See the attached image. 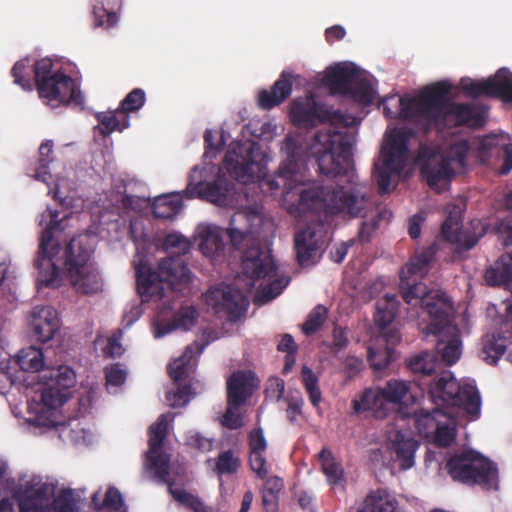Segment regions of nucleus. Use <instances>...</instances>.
<instances>
[{
    "instance_id": "obj_1",
    "label": "nucleus",
    "mask_w": 512,
    "mask_h": 512,
    "mask_svg": "<svg viewBox=\"0 0 512 512\" xmlns=\"http://www.w3.org/2000/svg\"><path fill=\"white\" fill-rule=\"evenodd\" d=\"M289 116L298 128L310 129L323 123L344 128V131H318L308 150L315 158L320 174L340 178L336 188L312 185L299 192L296 209L300 215L311 214V223L295 234L294 249L297 263L308 267L316 263L317 253L326 243L323 217H365L370 199L368 187L358 180L354 168L352 147L355 137L347 131L349 117L317 102L313 94L294 99Z\"/></svg>"
},
{
    "instance_id": "obj_2",
    "label": "nucleus",
    "mask_w": 512,
    "mask_h": 512,
    "mask_svg": "<svg viewBox=\"0 0 512 512\" xmlns=\"http://www.w3.org/2000/svg\"><path fill=\"white\" fill-rule=\"evenodd\" d=\"M451 84L440 81L422 89L410 99H400L401 114L424 132L432 129L443 131L460 126L480 127L485 119L483 112L471 104L456 103L448 96Z\"/></svg>"
},
{
    "instance_id": "obj_3",
    "label": "nucleus",
    "mask_w": 512,
    "mask_h": 512,
    "mask_svg": "<svg viewBox=\"0 0 512 512\" xmlns=\"http://www.w3.org/2000/svg\"><path fill=\"white\" fill-rule=\"evenodd\" d=\"M32 72L38 94L47 105L55 108L72 104L83 108L84 97L77 81L61 68L54 70L52 59L42 58L32 65L29 58H24L14 64L11 75L15 84L25 91H32Z\"/></svg>"
},
{
    "instance_id": "obj_4",
    "label": "nucleus",
    "mask_w": 512,
    "mask_h": 512,
    "mask_svg": "<svg viewBox=\"0 0 512 512\" xmlns=\"http://www.w3.org/2000/svg\"><path fill=\"white\" fill-rule=\"evenodd\" d=\"M428 393L435 407L414 411L415 427L422 435L434 431L450 409H462L473 418L480 414L481 399L477 388L460 384L450 371H444L429 384Z\"/></svg>"
},
{
    "instance_id": "obj_5",
    "label": "nucleus",
    "mask_w": 512,
    "mask_h": 512,
    "mask_svg": "<svg viewBox=\"0 0 512 512\" xmlns=\"http://www.w3.org/2000/svg\"><path fill=\"white\" fill-rule=\"evenodd\" d=\"M17 363L23 371L40 372L41 402L49 410L63 406L71 396L75 385V372L66 365L43 369L44 354L41 348L29 346L19 351Z\"/></svg>"
},
{
    "instance_id": "obj_6",
    "label": "nucleus",
    "mask_w": 512,
    "mask_h": 512,
    "mask_svg": "<svg viewBox=\"0 0 512 512\" xmlns=\"http://www.w3.org/2000/svg\"><path fill=\"white\" fill-rule=\"evenodd\" d=\"M423 310L430 318L426 333L437 336V354L446 365L455 364L461 356L462 341L459 328L452 324L454 306L451 298L448 294H438L434 299H424Z\"/></svg>"
},
{
    "instance_id": "obj_7",
    "label": "nucleus",
    "mask_w": 512,
    "mask_h": 512,
    "mask_svg": "<svg viewBox=\"0 0 512 512\" xmlns=\"http://www.w3.org/2000/svg\"><path fill=\"white\" fill-rule=\"evenodd\" d=\"M137 290L142 300L162 299L164 296V283L171 286L186 284L190 281L191 272L183 256H168L160 260L158 272L148 264L140 262L135 267Z\"/></svg>"
},
{
    "instance_id": "obj_8",
    "label": "nucleus",
    "mask_w": 512,
    "mask_h": 512,
    "mask_svg": "<svg viewBox=\"0 0 512 512\" xmlns=\"http://www.w3.org/2000/svg\"><path fill=\"white\" fill-rule=\"evenodd\" d=\"M93 239L89 234H79L67 244L64 252V269L70 282L83 294H95L102 288V280L93 264Z\"/></svg>"
},
{
    "instance_id": "obj_9",
    "label": "nucleus",
    "mask_w": 512,
    "mask_h": 512,
    "mask_svg": "<svg viewBox=\"0 0 512 512\" xmlns=\"http://www.w3.org/2000/svg\"><path fill=\"white\" fill-rule=\"evenodd\" d=\"M446 470L454 481L478 485L485 490L498 489V469L495 463L473 450L451 456Z\"/></svg>"
},
{
    "instance_id": "obj_10",
    "label": "nucleus",
    "mask_w": 512,
    "mask_h": 512,
    "mask_svg": "<svg viewBox=\"0 0 512 512\" xmlns=\"http://www.w3.org/2000/svg\"><path fill=\"white\" fill-rule=\"evenodd\" d=\"M438 251L439 245L437 242H433L427 247L419 248L411 256L405 267L401 269L399 288L402 298L407 304H412L415 300L423 308L424 299H434L438 294H447L440 290L429 291L424 283L417 281V278L421 279L428 274Z\"/></svg>"
},
{
    "instance_id": "obj_11",
    "label": "nucleus",
    "mask_w": 512,
    "mask_h": 512,
    "mask_svg": "<svg viewBox=\"0 0 512 512\" xmlns=\"http://www.w3.org/2000/svg\"><path fill=\"white\" fill-rule=\"evenodd\" d=\"M27 481L16 492L20 512H79L72 489H63L51 501L45 484Z\"/></svg>"
},
{
    "instance_id": "obj_12",
    "label": "nucleus",
    "mask_w": 512,
    "mask_h": 512,
    "mask_svg": "<svg viewBox=\"0 0 512 512\" xmlns=\"http://www.w3.org/2000/svg\"><path fill=\"white\" fill-rule=\"evenodd\" d=\"M262 159L258 143L251 140L233 142L224 156L223 166L232 178L248 183L259 176Z\"/></svg>"
},
{
    "instance_id": "obj_13",
    "label": "nucleus",
    "mask_w": 512,
    "mask_h": 512,
    "mask_svg": "<svg viewBox=\"0 0 512 512\" xmlns=\"http://www.w3.org/2000/svg\"><path fill=\"white\" fill-rule=\"evenodd\" d=\"M50 222L46 229L42 231L39 243L38 256L34 261V265L39 270L42 269L43 265L46 264L51 269L50 276L47 278H41V282L45 286H51L54 284L58 277V267L52 262L54 256L60 251V244L54 238L56 231H62L61 227L62 220L59 219V212L48 210Z\"/></svg>"
},
{
    "instance_id": "obj_14",
    "label": "nucleus",
    "mask_w": 512,
    "mask_h": 512,
    "mask_svg": "<svg viewBox=\"0 0 512 512\" xmlns=\"http://www.w3.org/2000/svg\"><path fill=\"white\" fill-rule=\"evenodd\" d=\"M460 86L465 94L470 97L488 96L506 102L512 92V72L507 68H500L494 77L483 81H474L467 77L462 78Z\"/></svg>"
},
{
    "instance_id": "obj_15",
    "label": "nucleus",
    "mask_w": 512,
    "mask_h": 512,
    "mask_svg": "<svg viewBox=\"0 0 512 512\" xmlns=\"http://www.w3.org/2000/svg\"><path fill=\"white\" fill-rule=\"evenodd\" d=\"M206 302L216 313L224 312L230 322H237L245 315L249 302L241 290L226 286L206 293Z\"/></svg>"
},
{
    "instance_id": "obj_16",
    "label": "nucleus",
    "mask_w": 512,
    "mask_h": 512,
    "mask_svg": "<svg viewBox=\"0 0 512 512\" xmlns=\"http://www.w3.org/2000/svg\"><path fill=\"white\" fill-rule=\"evenodd\" d=\"M204 344L193 342L186 346L183 354L168 366V374L171 379L178 385L185 381L195 370L198 362V356L203 352ZM188 386L178 387L175 396L179 400H183L189 392Z\"/></svg>"
},
{
    "instance_id": "obj_17",
    "label": "nucleus",
    "mask_w": 512,
    "mask_h": 512,
    "mask_svg": "<svg viewBox=\"0 0 512 512\" xmlns=\"http://www.w3.org/2000/svg\"><path fill=\"white\" fill-rule=\"evenodd\" d=\"M242 270L249 279L257 281L274 276L277 266L269 251L253 245L243 253Z\"/></svg>"
},
{
    "instance_id": "obj_18",
    "label": "nucleus",
    "mask_w": 512,
    "mask_h": 512,
    "mask_svg": "<svg viewBox=\"0 0 512 512\" xmlns=\"http://www.w3.org/2000/svg\"><path fill=\"white\" fill-rule=\"evenodd\" d=\"M232 186L227 180L218 177L209 183H190L182 193L187 199L199 197L218 206H226L229 203Z\"/></svg>"
},
{
    "instance_id": "obj_19",
    "label": "nucleus",
    "mask_w": 512,
    "mask_h": 512,
    "mask_svg": "<svg viewBox=\"0 0 512 512\" xmlns=\"http://www.w3.org/2000/svg\"><path fill=\"white\" fill-rule=\"evenodd\" d=\"M30 326L37 341L48 342L59 329L56 310L51 306H35L31 311Z\"/></svg>"
},
{
    "instance_id": "obj_20",
    "label": "nucleus",
    "mask_w": 512,
    "mask_h": 512,
    "mask_svg": "<svg viewBox=\"0 0 512 512\" xmlns=\"http://www.w3.org/2000/svg\"><path fill=\"white\" fill-rule=\"evenodd\" d=\"M256 219H259V216L254 211H238L232 215L226 232L235 249L241 250L254 240L252 222Z\"/></svg>"
},
{
    "instance_id": "obj_21",
    "label": "nucleus",
    "mask_w": 512,
    "mask_h": 512,
    "mask_svg": "<svg viewBox=\"0 0 512 512\" xmlns=\"http://www.w3.org/2000/svg\"><path fill=\"white\" fill-rule=\"evenodd\" d=\"M506 339H512V303L506 308V315L501 323L498 335H486L483 339L482 353L489 364H496L506 350Z\"/></svg>"
},
{
    "instance_id": "obj_22",
    "label": "nucleus",
    "mask_w": 512,
    "mask_h": 512,
    "mask_svg": "<svg viewBox=\"0 0 512 512\" xmlns=\"http://www.w3.org/2000/svg\"><path fill=\"white\" fill-rule=\"evenodd\" d=\"M250 371L233 372L227 380V404L242 406L252 396L256 384Z\"/></svg>"
},
{
    "instance_id": "obj_23",
    "label": "nucleus",
    "mask_w": 512,
    "mask_h": 512,
    "mask_svg": "<svg viewBox=\"0 0 512 512\" xmlns=\"http://www.w3.org/2000/svg\"><path fill=\"white\" fill-rule=\"evenodd\" d=\"M357 71L354 65L337 64L327 69L322 81L332 95L345 96Z\"/></svg>"
},
{
    "instance_id": "obj_24",
    "label": "nucleus",
    "mask_w": 512,
    "mask_h": 512,
    "mask_svg": "<svg viewBox=\"0 0 512 512\" xmlns=\"http://www.w3.org/2000/svg\"><path fill=\"white\" fill-rule=\"evenodd\" d=\"M292 78V74L284 71L273 84L271 90H261L258 93L259 107L264 110H270L284 102L292 92Z\"/></svg>"
},
{
    "instance_id": "obj_25",
    "label": "nucleus",
    "mask_w": 512,
    "mask_h": 512,
    "mask_svg": "<svg viewBox=\"0 0 512 512\" xmlns=\"http://www.w3.org/2000/svg\"><path fill=\"white\" fill-rule=\"evenodd\" d=\"M390 404L382 388H368L363 391L359 399L352 401L353 411L356 414L371 411L376 418H384L387 415Z\"/></svg>"
},
{
    "instance_id": "obj_26",
    "label": "nucleus",
    "mask_w": 512,
    "mask_h": 512,
    "mask_svg": "<svg viewBox=\"0 0 512 512\" xmlns=\"http://www.w3.org/2000/svg\"><path fill=\"white\" fill-rule=\"evenodd\" d=\"M421 175L431 189L440 193L442 184H446L453 177L454 170L449 161L433 156L421 167Z\"/></svg>"
},
{
    "instance_id": "obj_27",
    "label": "nucleus",
    "mask_w": 512,
    "mask_h": 512,
    "mask_svg": "<svg viewBox=\"0 0 512 512\" xmlns=\"http://www.w3.org/2000/svg\"><path fill=\"white\" fill-rule=\"evenodd\" d=\"M409 135L404 131H395L383 150V161L388 167L403 168L408 155Z\"/></svg>"
},
{
    "instance_id": "obj_28",
    "label": "nucleus",
    "mask_w": 512,
    "mask_h": 512,
    "mask_svg": "<svg viewBox=\"0 0 512 512\" xmlns=\"http://www.w3.org/2000/svg\"><path fill=\"white\" fill-rule=\"evenodd\" d=\"M441 234L445 240L457 245V251H468L479 241L480 236L468 232H462L458 227L457 219L448 216L442 224Z\"/></svg>"
},
{
    "instance_id": "obj_29",
    "label": "nucleus",
    "mask_w": 512,
    "mask_h": 512,
    "mask_svg": "<svg viewBox=\"0 0 512 512\" xmlns=\"http://www.w3.org/2000/svg\"><path fill=\"white\" fill-rule=\"evenodd\" d=\"M282 150L286 153V158L279 167L278 176L286 180H294L301 168V148L296 139L291 136H286Z\"/></svg>"
},
{
    "instance_id": "obj_30",
    "label": "nucleus",
    "mask_w": 512,
    "mask_h": 512,
    "mask_svg": "<svg viewBox=\"0 0 512 512\" xmlns=\"http://www.w3.org/2000/svg\"><path fill=\"white\" fill-rule=\"evenodd\" d=\"M197 317V310L193 306L181 307L170 322L157 324L154 336L161 338L176 329L189 330L194 326Z\"/></svg>"
},
{
    "instance_id": "obj_31",
    "label": "nucleus",
    "mask_w": 512,
    "mask_h": 512,
    "mask_svg": "<svg viewBox=\"0 0 512 512\" xmlns=\"http://www.w3.org/2000/svg\"><path fill=\"white\" fill-rule=\"evenodd\" d=\"M390 439L396 459L400 462V468L410 469L414 465V454L418 448V442L401 431H396Z\"/></svg>"
},
{
    "instance_id": "obj_32",
    "label": "nucleus",
    "mask_w": 512,
    "mask_h": 512,
    "mask_svg": "<svg viewBox=\"0 0 512 512\" xmlns=\"http://www.w3.org/2000/svg\"><path fill=\"white\" fill-rule=\"evenodd\" d=\"M53 161V142L51 140H46L41 143L38 149V159L34 167L27 171V174L37 181L48 184L52 179L49 166Z\"/></svg>"
},
{
    "instance_id": "obj_33",
    "label": "nucleus",
    "mask_w": 512,
    "mask_h": 512,
    "mask_svg": "<svg viewBox=\"0 0 512 512\" xmlns=\"http://www.w3.org/2000/svg\"><path fill=\"white\" fill-rule=\"evenodd\" d=\"M122 6V0H94L93 16L95 26L110 28L118 20L117 11Z\"/></svg>"
},
{
    "instance_id": "obj_34",
    "label": "nucleus",
    "mask_w": 512,
    "mask_h": 512,
    "mask_svg": "<svg viewBox=\"0 0 512 512\" xmlns=\"http://www.w3.org/2000/svg\"><path fill=\"white\" fill-rule=\"evenodd\" d=\"M182 199L181 194L176 192L156 197L152 205L154 216L160 219H172L181 210Z\"/></svg>"
},
{
    "instance_id": "obj_35",
    "label": "nucleus",
    "mask_w": 512,
    "mask_h": 512,
    "mask_svg": "<svg viewBox=\"0 0 512 512\" xmlns=\"http://www.w3.org/2000/svg\"><path fill=\"white\" fill-rule=\"evenodd\" d=\"M91 505L96 511L106 509L114 512H127L122 494L114 486L107 489L103 500H101L100 491L94 492L91 497Z\"/></svg>"
},
{
    "instance_id": "obj_36",
    "label": "nucleus",
    "mask_w": 512,
    "mask_h": 512,
    "mask_svg": "<svg viewBox=\"0 0 512 512\" xmlns=\"http://www.w3.org/2000/svg\"><path fill=\"white\" fill-rule=\"evenodd\" d=\"M459 409H450L446 411L444 420L437 424L434 430V443L438 447L446 448L452 444L456 438V420L455 415Z\"/></svg>"
},
{
    "instance_id": "obj_37",
    "label": "nucleus",
    "mask_w": 512,
    "mask_h": 512,
    "mask_svg": "<svg viewBox=\"0 0 512 512\" xmlns=\"http://www.w3.org/2000/svg\"><path fill=\"white\" fill-rule=\"evenodd\" d=\"M99 122V130L103 136H107L114 131L122 132L130 125V117L123 115L117 108L115 111L100 112L96 115Z\"/></svg>"
},
{
    "instance_id": "obj_38",
    "label": "nucleus",
    "mask_w": 512,
    "mask_h": 512,
    "mask_svg": "<svg viewBox=\"0 0 512 512\" xmlns=\"http://www.w3.org/2000/svg\"><path fill=\"white\" fill-rule=\"evenodd\" d=\"M199 237V250L204 256L214 259L223 251L224 242L218 229L205 227L201 230Z\"/></svg>"
},
{
    "instance_id": "obj_39",
    "label": "nucleus",
    "mask_w": 512,
    "mask_h": 512,
    "mask_svg": "<svg viewBox=\"0 0 512 512\" xmlns=\"http://www.w3.org/2000/svg\"><path fill=\"white\" fill-rule=\"evenodd\" d=\"M398 306L397 296L386 294L383 299L376 303L375 324L381 329L388 327L398 313Z\"/></svg>"
},
{
    "instance_id": "obj_40",
    "label": "nucleus",
    "mask_w": 512,
    "mask_h": 512,
    "mask_svg": "<svg viewBox=\"0 0 512 512\" xmlns=\"http://www.w3.org/2000/svg\"><path fill=\"white\" fill-rule=\"evenodd\" d=\"M146 467L153 473L154 478L161 483H169L170 457L161 450L151 449L146 453Z\"/></svg>"
},
{
    "instance_id": "obj_41",
    "label": "nucleus",
    "mask_w": 512,
    "mask_h": 512,
    "mask_svg": "<svg viewBox=\"0 0 512 512\" xmlns=\"http://www.w3.org/2000/svg\"><path fill=\"white\" fill-rule=\"evenodd\" d=\"M322 470L332 486H344L345 477L341 465L336 462L332 452L328 448H323L319 453Z\"/></svg>"
},
{
    "instance_id": "obj_42",
    "label": "nucleus",
    "mask_w": 512,
    "mask_h": 512,
    "mask_svg": "<svg viewBox=\"0 0 512 512\" xmlns=\"http://www.w3.org/2000/svg\"><path fill=\"white\" fill-rule=\"evenodd\" d=\"M345 97H349L362 105L372 104L374 101V90L371 82L357 71L349 87V93Z\"/></svg>"
},
{
    "instance_id": "obj_43",
    "label": "nucleus",
    "mask_w": 512,
    "mask_h": 512,
    "mask_svg": "<svg viewBox=\"0 0 512 512\" xmlns=\"http://www.w3.org/2000/svg\"><path fill=\"white\" fill-rule=\"evenodd\" d=\"M438 365L436 354L430 351H422L407 360V367L415 374L431 376Z\"/></svg>"
},
{
    "instance_id": "obj_44",
    "label": "nucleus",
    "mask_w": 512,
    "mask_h": 512,
    "mask_svg": "<svg viewBox=\"0 0 512 512\" xmlns=\"http://www.w3.org/2000/svg\"><path fill=\"white\" fill-rule=\"evenodd\" d=\"M172 420L170 414H161L157 420L149 427V449L154 452L161 450L168 433L169 421Z\"/></svg>"
},
{
    "instance_id": "obj_45",
    "label": "nucleus",
    "mask_w": 512,
    "mask_h": 512,
    "mask_svg": "<svg viewBox=\"0 0 512 512\" xmlns=\"http://www.w3.org/2000/svg\"><path fill=\"white\" fill-rule=\"evenodd\" d=\"M382 390L389 403L401 404L413 398V396L410 395L409 382L403 380H389Z\"/></svg>"
},
{
    "instance_id": "obj_46",
    "label": "nucleus",
    "mask_w": 512,
    "mask_h": 512,
    "mask_svg": "<svg viewBox=\"0 0 512 512\" xmlns=\"http://www.w3.org/2000/svg\"><path fill=\"white\" fill-rule=\"evenodd\" d=\"M303 387L314 407H318L322 401V393L319 388V379L311 368L303 366L301 370Z\"/></svg>"
},
{
    "instance_id": "obj_47",
    "label": "nucleus",
    "mask_w": 512,
    "mask_h": 512,
    "mask_svg": "<svg viewBox=\"0 0 512 512\" xmlns=\"http://www.w3.org/2000/svg\"><path fill=\"white\" fill-rule=\"evenodd\" d=\"M241 466V460L232 450L221 452L216 458L215 471L219 476L236 474Z\"/></svg>"
},
{
    "instance_id": "obj_48",
    "label": "nucleus",
    "mask_w": 512,
    "mask_h": 512,
    "mask_svg": "<svg viewBox=\"0 0 512 512\" xmlns=\"http://www.w3.org/2000/svg\"><path fill=\"white\" fill-rule=\"evenodd\" d=\"M402 169L395 166L388 167L386 161H383L382 166L374 165L373 177L378 185L380 195L387 194L390 191L391 176L400 173Z\"/></svg>"
},
{
    "instance_id": "obj_49",
    "label": "nucleus",
    "mask_w": 512,
    "mask_h": 512,
    "mask_svg": "<svg viewBox=\"0 0 512 512\" xmlns=\"http://www.w3.org/2000/svg\"><path fill=\"white\" fill-rule=\"evenodd\" d=\"M146 102V94L141 88H134L120 102L118 109L124 115L140 110Z\"/></svg>"
},
{
    "instance_id": "obj_50",
    "label": "nucleus",
    "mask_w": 512,
    "mask_h": 512,
    "mask_svg": "<svg viewBox=\"0 0 512 512\" xmlns=\"http://www.w3.org/2000/svg\"><path fill=\"white\" fill-rule=\"evenodd\" d=\"M328 311L323 305L315 306L308 314L306 321L302 324V331L310 336L317 332L324 324Z\"/></svg>"
},
{
    "instance_id": "obj_51",
    "label": "nucleus",
    "mask_w": 512,
    "mask_h": 512,
    "mask_svg": "<svg viewBox=\"0 0 512 512\" xmlns=\"http://www.w3.org/2000/svg\"><path fill=\"white\" fill-rule=\"evenodd\" d=\"M289 283V278L277 277L268 285L260 289L256 295V301L267 303L279 296Z\"/></svg>"
},
{
    "instance_id": "obj_52",
    "label": "nucleus",
    "mask_w": 512,
    "mask_h": 512,
    "mask_svg": "<svg viewBox=\"0 0 512 512\" xmlns=\"http://www.w3.org/2000/svg\"><path fill=\"white\" fill-rule=\"evenodd\" d=\"M469 150H470L469 143L466 140H460V141L453 143L449 147L446 155L441 158L443 160L449 161L450 166L452 164H455L458 167L462 168L466 164V158H467Z\"/></svg>"
},
{
    "instance_id": "obj_53",
    "label": "nucleus",
    "mask_w": 512,
    "mask_h": 512,
    "mask_svg": "<svg viewBox=\"0 0 512 512\" xmlns=\"http://www.w3.org/2000/svg\"><path fill=\"white\" fill-rule=\"evenodd\" d=\"M169 492L174 499L193 510V512H207L204 503L191 493L181 489H173L171 483H169Z\"/></svg>"
},
{
    "instance_id": "obj_54",
    "label": "nucleus",
    "mask_w": 512,
    "mask_h": 512,
    "mask_svg": "<svg viewBox=\"0 0 512 512\" xmlns=\"http://www.w3.org/2000/svg\"><path fill=\"white\" fill-rule=\"evenodd\" d=\"M484 277L489 286H506L511 282L507 271L502 264H499V260L496 266L486 269Z\"/></svg>"
},
{
    "instance_id": "obj_55",
    "label": "nucleus",
    "mask_w": 512,
    "mask_h": 512,
    "mask_svg": "<svg viewBox=\"0 0 512 512\" xmlns=\"http://www.w3.org/2000/svg\"><path fill=\"white\" fill-rule=\"evenodd\" d=\"M165 249H176L177 255L183 256L189 253L191 249L190 241L178 233H170L166 235L163 241Z\"/></svg>"
},
{
    "instance_id": "obj_56",
    "label": "nucleus",
    "mask_w": 512,
    "mask_h": 512,
    "mask_svg": "<svg viewBox=\"0 0 512 512\" xmlns=\"http://www.w3.org/2000/svg\"><path fill=\"white\" fill-rule=\"evenodd\" d=\"M506 205L512 210V191L507 196ZM497 232L504 246L512 245V214L498 224Z\"/></svg>"
},
{
    "instance_id": "obj_57",
    "label": "nucleus",
    "mask_w": 512,
    "mask_h": 512,
    "mask_svg": "<svg viewBox=\"0 0 512 512\" xmlns=\"http://www.w3.org/2000/svg\"><path fill=\"white\" fill-rule=\"evenodd\" d=\"M249 455L256 453H266L268 444L264 437L262 428H255L248 435Z\"/></svg>"
},
{
    "instance_id": "obj_58",
    "label": "nucleus",
    "mask_w": 512,
    "mask_h": 512,
    "mask_svg": "<svg viewBox=\"0 0 512 512\" xmlns=\"http://www.w3.org/2000/svg\"><path fill=\"white\" fill-rule=\"evenodd\" d=\"M249 466L256 477L264 480L269 475V465L265 453H256L249 455Z\"/></svg>"
},
{
    "instance_id": "obj_59",
    "label": "nucleus",
    "mask_w": 512,
    "mask_h": 512,
    "mask_svg": "<svg viewBox=\"0 0 512 512\" xmlns=\"http://www.w3.org/2000/svg\"><path fill=\"white\" fill-rule=\"evenodd\" d=\"M126 377V370L122 368L120 363H115L110 367L105 368V379L107 386L119 387L125 383Z\"/></svg>"
},
{
    "instance_id": "obj_60",
    "label": "nucleus",
    "mask_w": 512,
    "mask_h": 512,
    "mask_svg": "<svg viewBox=\"0 0 512 512\" xmlns=\"http://www.w3.org/2000/svg\"><path fill=\"white\" fill-rule=\"evenodd\" d=\"M227 405V409L222 417V425L230 430H236L243 427V418L241 414L236 412L240 406Z\"/></svg>"
},
{
    "instance_id": "obj_61",
    "label": "nucleus",
    "mask_w": 512,
    "mask_h": 512,
    "mask_svg": "<svg viewBox=\"0 0 512 512\" xmlns=\"http://www.w3.org/2000/svg\"><path fill=\"white\" fill-rule=\"evenodd\" d=\"M391 351L389 348H386L383 353L375 351L373 348L368 349V360L371 366L375 370H383L390 363Z\"/></svg>"
},
{
    "instance_id": "obj_62",
    "label": "nucleus",
    "mask_w": 512,
    "mask_h": 512,
    "mask_svg": "<svg viewBox=\"0 0 512 512\" xmlns=\"http://www.w3.org/2000/svg\"><path fill=\"white\" fill-rule=\"evenodd\" d=\"M121 331H118V335H112L107 342L106 347L103 350L105 357L116 358L120 357L124 353V348L120 343Z\"/></svg>"
},
{
    "instance_id": "obj_63",
    "label": "nucleus",
    "mask_w": 512,
    "mask_h": 512,
    "mask_svg": "<svg viewBox=\"0 0 512 512\" xmlns=\"http://www.w3.org/2000/svg\"><path fill=\"white\" fill-rule=\"evenodd\" d=\"M332 337L333 340L330 348L333 352H340L347 347L349 339L347 337L346 329L340 326H335L333 329Z\"/></svg>"
},
{
    "instance_id": "obj_64",
    "label": "nucleus",
    "mask_w": 512,
    "mask_h": 512,
    "mask_svg": "<svg viewBox=\"0 0 512 512\" xmlns=\"http://www.w3.org/2000/svg\"><path fill=\"white\" fill-rule=\"evenodd\" d=\"M345 371L349 377L357 375L364 368V362L358 357H347L344 362Z\"/></svg>"
}]
</instances>
